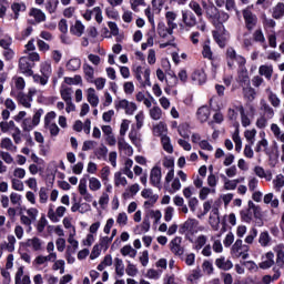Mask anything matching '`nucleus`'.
I'll return each instance as SVG.
<instances>
[{
	"instance_id": "f257e3e1",
	"label": "nucleus",
	"mask_w": 284,
	"mask_h": 284,
	"mask_svg": "<svg viewBox=\"0 0 284 284\" xmlns=\"http://www.w3.org/2000/svg\"><path fill=\"white\" fill-rule=\"evenodd\" d=\"M240 216L244 223H252V219H258V221H261L263 213L261 211V206L254 204L252 201H248L247 209L242 210L240 212Z\"/></svg>"
},
{
	"instance_id": "f03ea898",
	"label": "nucleus",
	"mask_w": 284,
	"mask_h": 284,
	"mask_svg": "<svg viewBox=\"0 0 284 284\" xmlns=\"http://www.w3.org/2000/svg\"><path fill=\"white\" fill-rule=\"evenodd\" d=\"M250 252V246L243 244V240H236L231 248V254L235 258H247L250 255L247 254Z\"/></svg>"
},
{
	"instance_id": "7ed1b4c3",
	"label": "nucleus",
	"mask_w": 284,
	"mask_h": 284,
	"mask_svg": "<svg viewBox=\"0 0 284 284\" xmlns=\"http://www.w3.org/2000/svg\"><path fill=\"white\" fill-rule=\"evenodd\" d=\"M242 14L246 30L252 32V30L256 28V23H258V17H256L250 9H244Z\"/></svg>"
},
{
	"instance_id": "20e7f679",
	"label": "nucleus",
	"mask_w": 284,
	"mask_h": 284,
	"mask_svg": "<svg viewBox=\"0 0 284 284\" xmlns=\"http://www.w3.org/2000/svg\"><path fill=\"white\" fill-rule=\"evenodd\" d=\"M226 59H230V61L227 62L229 68H232V65H234L233 61H236L239 65H241V70L246 63V60L243 58V55H239L236 53V50H234V48L232 47L226 49Z\"/></svg>"
},
{
	"instance_id": "39448f33",
	"label": "nucleus",
	"mask_w": 284,
	"mask_h": 284,
	"mask_svg": "<svg viewBox=\"0 0 284 284\" xmlns=\"http://www.w3.org/2000/svg\"><path fill=\"white\" fill-rule=\"evenodd\" d=\"M34 94H37V91H33V90H29L28 94L20 91L16 95V99L20 105H22L23 108L30 109L32 108V97Z\"/></svg>"
},
{
	"instance_id": "423d86ee",
	"label": "nucleus",
	"mask_w": 284,
	"mask_h": 284,
	"mask_svg": "<svg viewBox=\"0 0 284 284\" xmlns=\"http://www.w3.org/2000/svg\"><path fill=\"white\" fill-rule=\"evenodd\" d=\"M196 227H199V220L196 219H189L186 220L182 226L181 232L182 234H196Z\"/></svg>"
},
{
	"instance_id": "0eeeda50",
	"label": "nucleus",
	"mask_w": 284,
	"mask_h": 284,
	"mask_svg": "<svg viewBox=\"0 0 284 284\" xmlns=\"http://www.w3.org/2000/svg\"><path fill=\"white\" fill-rule=\"evenodd\" d=\"M32 68H34V63H30L28 61V58L22 57L19 60V70L22 74L26 77H32L34 74V71H32Z\"/></svg>"
},
{
	"instance_id": "6e6552de",
	"label": "nucleus",
	"mask_w": 284,
	"mask_h": 284,
	"mask_svg": "<svg viewBox=\"0 0 284 284\" xmlns=\"http://www.w3.org/2000/svg\"><path fill=\"white\" fill-rule=\"evenodd\" d=\"M174 30H176L174 27H170L165 24L164 22H159L158 24V34L161 37V39H168V37H171V39H174Z\"/></svg>"
},
{
	"instance_id": "1a4fd4ad",
	"label": "nucleus",
	"mask_w": 284,
	"mask_h": 284,
	"mask_svg": "<svg viewBox=\"0 0 284 284\" xmlns=\"http://www.w3.org/2000/svg\"><path fill=\"white\" fill-rule=\"evenodd\" d=\"M161 179H162L161 168L154 166L150 173L151 185H153V187H158L159 190H161Z\"/></svg>"
},
{
	"instance_id": "9d476101",
	"label": "nucleus",
	"mask_w": 284,
	"mask_h": 284,
	"mask_svg": "<svg viewBox=\"0 0 284 284\" xmlns=\"http://www.w3.org/2000/svg\"><path fill=\"white\" fill-rule=\"evenodd\" d=\"M183 239L181 236L174 237L170 243V250L175 256H183L185 250L181 246Z\"/></svg>"
},
{
	"instance_id": "9b49d317",
	"label": "nucleus",
	"mask_w": 284,
	"mask_h": 284,
	"mask_svg": "<svg viewBox=\"0 0 284 284\" xmlns=\"http://www.w3.org/2000/svg\"><path fill=\"white\" fill-rule=\"evenodd\" d=\"M143 79L141 78V67L136 68V79L138 81H140L141 85L143 88H150V85H152V82H150V69H145L144 73H143Z\"/></svg>"
},
{
	"instance_id": "f8f14e48",
	"label": "nucleus",
	"mask_w": 284,
	"mask_h": 284,
	"mask_svg": "<svg viewBox=\"0 0 284 284\" xmlns=\"http://www.w3.org/2000/svg\"><path fill=\"white\" fill-rule=\"evenodd\" d=\"M215 265L219 267V270H223L224 272H227L234 267V264L232 261L225 258V256H221L215 260Z\"/></svg>"
},
{
	"instance_id": "ddd939ff",
	"label": "nucleus",
	"mask_w": 284,
	"mask_h": 284,
	"mask_svg": "<svg viewBox=\"0 0 284 284\" xmlns=\"http://www.w3.org/2000/svg\"><path fill=\"white\" fill-rule=\"evenodd\" d=\"M26 247H30L33 252H39L43 247V242L39 237H32L27 240Z\"/></svg>"
},
{
	"instance_id": "4468645a",
	"label": "nucleus",
	"mask_w": 284,
	"mask_h": 284,
	"mask_svg": "<svg viewBox=\"0 0 284 284\" xmlns=\"http://www.w3.org/2000/svg\"><path fill=\"white\" fill-rule=\"evenodd\" d=\"M182 21L186 28H194L196 26V16L192 12H182Z\"/></svg>"
},
{
	"instance_id": "2eb2a0df",
	"label": "nucleus",
	"mask_w": 284,
	"mask_h": 284,
	"mask_svg": "<svg viewBox=\"0 0 284 284\" xmlns=\"http://www.w3.org/2000/svg\"><path fill=\"white\" fill-rule=\"evenodd\" d=\"M192 80L199 85H203V83L207 81V75L205 74V70L203 69L195 70L192 74Z\"/></svg>"
},
{
	"instance_id": "dca6fc26",
	"label": "nucleus",
	"mask_w": 284,
	"mask_h": 284,
	"mask_svg": "<svg viewBox=\"0 0 284 284\" xmlns=\"http://www.w3.org/2000/svg\"><path fill=\"white\" fill-rule=\"evenodd\" d=\"M222 179L224 181V190H236L239 183H242V181H245V179H236V180H230L227 176L222 175Z\"/></svg>"
},
{
	"instance_id": "f3484780",
	"label": "nucleus",
	"mask_w": 284,
	"mask_h": 284,
	"mask_svg": "<svg viewBox=\"0 0 284 284\" xmlns=\"http://www.w3.org/2000/svg\"><path fill=\"white\" fill-rule=\"evenodd\" d=\"M237 81L242 88L251 85L250 75L247 74V70L242 68L237 75Z\"/></svg>"
},
{
	"instance_id": "a211bd4d",
	"label": "nucleus",
	"mask_w": 284,
	"mask_h": 284,
	"mask_svg": "<svg viewBox=\"0 0 284 284\" xmlns=\"http://www.w3.org/2000/svg\"><path fill=\"white\" fill-rule=\"evenodd\" d=\"M71 34H74V37H82L83 32H85V26L81 23V21L77 20L73 26L70 28Z\"/></svg>"
},
{
	"instance_id": "6ab92c4d",
	"label": "nucleus",
	"mask_w": 284,
	"mask_h": 284,
	"mask_svg": "<svg viewBox=\"0 0 284 284\" xmlns=\"http://www.w3.org/2000/svg\"><path fill=\"white\" fill-rule=\"evenodd\" d=\"M260 104V110L263 112V116H266V119H273L274 109H272L265 100H261Z\"/></svg>"
},
{
	"instance_id": "aec40b11",
	"label": "nucleus",
	"mask_w": 284,
	"mask_h": 284,
	"mask_svg": "<svg viewBox=\"0 0 284 284\" xmlns=\"http://www.w3.org/2000/svg\"><path fill=\"white\" fill-rule=\"evenodd\" d=\"M258 74L261 77H265L268 81L272 79V74H274V67L263 64L258 68Z\"/></svg>"
},
{
	"instance_id": "412c9836",
	"label": "nucleus",
	"mask_w": 284,
	"mask_h": 284,
	"mask_svg": "<svg viewBox=\"0 0 284 284\" xmlns=\"http://www.w3.org/2000/svg\"><path fill=\"white\" fill-rule=\"evenodd\" d=\"M83 72H84V77H85V80L88 81V83H94V68H92V65H90L88 63H84Z\"/></svg>"
},
{
	"instance_id": "4be33fe9",
	"label": "nucleus",
	"mask_w": 284,
	"mask_h": 284,
	"mask_svg": "<svg viewBox=\"0 0 284 284\" xmlns=\"http://www.w3.org/2000/svg\"><path fill=\"white\" fill-rule=\"evenodd\" d=\"M274 251L276 252V263L280 267H283L284 265V244H278L274 247Z\"/></svg>"
},
{
	"instance_id": "5701e85b",
	"label": "nucleus",
	"mask_w": 284,
	"mask_h": 284,
	"mask_svg": "<svg viewBox=\"0 0 284 284\" xmlns=\"http://www.w3.org/2000/svg\"><path fill=\"white\" fill-rule=\"evenodd\" d=\"M0 148L2 150H8V152H17V145L12 143V140L10 138H4L0 142Z\"/></svg>"
},
{
	"instance_id": "b1692460",
	"label": "nucleus",
	"mask_w": 284,
	"mask_h": 284,
	"mask_svg": "<svg viewBox=\"0 0 284 284\" xmlns=\"http://www.w3.org/2000/svg\"><path fill=\"white\" fill-rule=\"evenodd\" d=\"M88 101L92 108H97V105H99V95L97 94L94 88L88 89Z\"/></svg>"
},
{
	"instance_id": "393cba45",
	"label": "nucleus",
	"mask_w": 284,
	"mask_h": 284,
	"mask_svg": "<svg viewBox=\"0 0 284 284\" xmlns=\"http://www.w3.org/2000/svg\"><path fill=\"white\" fill-rule=\"evenodd\" d=\"M118 148L119 150H124L128 156H132V154L134 153V150L130 146V144H128V142H125L124 138H120L118 140Z\"/></svg>"
},
{
	"instance_id": "a878e982",
	"label": "nucleus",
	"mask_w": 284,
	"mask_h": 284,
	"mask_svg": "<svg viewBox=\"0 0 284 284\" xmlns=\"http://www.w3.org/2000/svg\"><path fill=\"white\" fill-rule=\"evenodd\" d=\"M197 119L201 123H205L207 119H210V108L207 106H201L197 112Z\"/></svg>"
},
{
	"instance_id": "bb28decb",
	"label": "nucleus",
	"mask_w": 284,
	"mask_h": 284,
	"mask_svg": "<svg viewBox=\"0 0 284 284\" xmlns=\"http://www.w3.org/2000/svg\"><path fill=\"white\" fill-rule=\"evenodd\" d=\"M266 94H267V99L271 103V105H273V108H278L281 105V99H278V95H276V93L272 92V89H266Z\"/></svg>"
},
{
	"instance_id": "cd10ccee",
	"label": "nucleus",
	"mask_w": 284,
	"mask_h": 284,
	"mask_svg": "<svg viewBox=\"0 0 284 284\" xmlns=\"http://www.w3.org/2000/svg\"><path fill=\"white\" fill-rule=\"evenodd\" d=\"M254 173L260 179H265L266 181H272V172H270V171L265 172V169H263L262 166H255Z\"/></svg>"
},
{
	"instance_id": "c85d7f7f",
	"label": "nucleus",
	"mask_w": 284,
	"mask_h": 284,
	"mask_svg": "<svg viewBox=\"0 0 284 284\" xmlns=\"http://www.w3.org/2000/svg\"><path fill=\"white\" fill-rule=\"evenodd\" d=\"M165 19H166V24L169 26V28H179V26L176 24V12L174 11H166L165 13Z\"/></svg>"
},
{
	"instance_id": "c756f323",
	"label": "nucleus",
	"mask_w": 284,
	"mask_h": 284,
	"mask_svg": "<svg viewBox=\"0 0 284 284\" xmlns=\"http://www.w3.org/2000/svg\"><path fill=\"white\" fill-rule=\"evenodd\" d=\"M8 243L1 244V250H7L8 252H14V243H17V237L14 235L7 236Z\"/></svg>"
},
{
	"instance_id": "7c9ffc66",
	"label": "nucleus",
	"mask_w": 284,
	"mask_h": 284,
	"mask_svg": "<svg viewBox=\"0 0 284 284\" xmlns=\"http://www.w3.org/2000/svg\"><path fill=\"white\" fill-rule=\"evenodd\" d=\"M242 88L244 99H247L248 101H254L256 99V91L254 90V88H252L251 85Z\"/></svg>"
},
{
	"instance_id": "2f4dec72",
	"label": "nucleus",
	"mask_w": 284,
	"mask_h": 284,
	"mask_svg": "<svg viewBox=\"0 0 284 284\" xmlns=\"http://www.w3.org/2000/svg\"><path fill=\"white\" fill-rule=\"evenodd\" d=\"M272 17H273V19H282V17H284V3L283 2H278L273 8Z\"/></svg>"
},
{
	"instance_id": "473e14b6",
	"label": "nucleus",
	"mask_w": 284,
	"mask_h": 284,
	"mask_svg": "<svg viewBox=\"0 0 284 284\" xmlns=\"http://www.w3.org/2000/svg\"><path fill=\"white\" fill-rule=\"evenodd\" d=\"M81 68V60L74 58L68 61L67 63V70L70 72H77Z\"/></svg>"
},
{
	"instance_id": "72a5a7b5",
	"label": "nucleus",
	"mask_w": 284,
	"mask_h": 284,
	"mask_svg": "<svg viewBox=\"0 0 284 284\" xmlns=\"http://www.w3.org/2000/svg\"><path fill=\"white\" fill-rule=\"evenodd\" d=\"M129 139L134 145H139L141 143V133H139V130L132 128L129 133Z\"/></svg>"
},
{
	"instance_id": "f704fd0d",
	"label": "nucleus",
	"mask_w": 284,
	"mask_h": 284,
	"mask_svg": "<svg viewBox=\"0 0 284 284\" xmlns=\"http://www.w3.org/2000/svg\"><path fill=\"white\" fill-rule=\"evenodd\" d=\"M30 16L33 17L38 23L45 21V13H43L41 9H31Z\"/></svg>"
},
{
	"instance_id": "c9c22d12",
	"label": "nucleus",
	"mask_w": 284,
	"mask_h": 284,
	"mask_svg": "<svg viewBox=\"0 0 284 284\" xmlns=\"http://www.w3.org/2000/svg\"><path fill=\"white\" fill-rule=\"evenodd\" d=\"M122 256H130L131 258H136V250L132 245H125L121 248Z\"/></svg>"
},
{
	"instance_id": "e433bc0d",
	"label": "nucleus",
	"mask_w": 284,
	"mask_h": 284,
	"mask_svg": "<svg viewBox=\"0 0 284 284\" xmlns=\"http://www.w3.org/2000/svg\"><path fill=\"white\" fill-rule=\"evenodd\" d=\"M161 141L163 150L169 154H172L174 152V148L172 146V143H170V138L168 135H162Z\"/></svg>"
},
{
	"instance_id": "4c0bfd02",
	"label": "nucleus",
	"mask_w": 284,
	"mask_h": 284,
	"mask_svg": "<svg viewBox=\"0 0 284 284\" xmlns=\"http://www.w3.org/2000/svg\"><path fill=\"white\" fill-rule=\"evenodd\" d=\"M232 139L235 143V151L241 152L243 148V141L241 140V135L239 134V129L235 130V132L232 135Z\"/></svg>"
},
{
	"instance_id": "58836bf2",
	"label": "nucleus",
	"mask_w": 284,
	"mask_h": 284,
	"mask_svg": "<svg viewBox=\"0 0 284 284\" xmlns=\"http://www.w3.org/2000/svg\"><path fill=\"white\" fill-rule=\"evenodd\" d=\"M114 262H115V274H118V276H123V274H125V265H123V260L116 257Z\"/></svg>"
},
{
	"instance_id": "ea45409f",
	"label": "nucleus",
	"mask_w": 284,
	"mask_h": 284,
	"mask_svg": "<svg viewBox=\"0 0 284 284\" xmlns=\"http://www.w3.org/2000/svg\"><path fill=\"white\" fill-rule=\"evenodd\" d=\"M11 10L14 13V19H19V12H26V4L19 3V2H14L11 6Z\"/></svg>"
},
{
	"instance_id": "a19ab883",
	"label": "nucleus",
	"mask_w": 284,
	"mask_h": 284,
	"mask_svg": "<svg viewBox=\"0 0 284 284\" xmlns=\"http://www.w3.org/2000/svg\"><path fill=\"white\" fill-rule=\"evenodd\" d=\"M270 241H272V237H270V233L267 231L260 234L258 243L262 247H267V245H270Z\"/></svg>"
},
{
	"instance_id": "79ce46f5",
	"label": "nucleus",
	"mask_w": 284,
	"mask_h": 284,
	"mask_svg": "<svg viewBox=\"0 0 284 284\" xmlns=\"http://www.w3.org/2000/svg\"><path fill=\"white\" fill-rule=\"evenodd\" d=\"M12 45V37L6 34L2 38H0V48L2 50H8Z\"/></svg>"
},
{
	"instance_id": "37998d69",
	"label": "nucleus",
	"mask_w": 284,
	"mask_h": 284,
	"mask_svg": "<svg viewBox=\"0 0 284 284\" xmlns=\"http://www.w3.org/2000/svg\"><path fill=\"white\" fill-rule=\"evenodd\" d=\"M114 183H115L116 187H119V185H123V187H125V185H128V179H125V176H123V173L116 172L114 174Z\"/></svg>"
},
{
	"instance_id": "c03bdc74",
	"label": "nucleus",
	"mask_w": 284,
	"mask_h": 284,
	"mask_svg": "<svg viewBox=\"0 0 284 284\" xmlns=\"http://www.w3.org/2000/svg\"><path fill=\"white\" fill-rule=\"evenodd\" d=\"M34 128H37V125L34 124V122L32 121V119L27 118L22 121V130L24 132H32V130H34Z\"/></svg>"
},
{
	"instance_id": "a18cd8bd",
	"label": "nucleus",
	"mask_w": 284,
	"mask_h": 284,
	"mask_svg": "<svg viewBox=\"0 0 284 284\" xmlns=\"http://www.w3.org/2000/svg\"><path fill=\"white\" fill-rule=\"evenodd\" d=\"M210 194H216V189H210L207 186H203L201 190H200V199L201 201H205V199H207V195Z\"/></svg>"
},
{
	"instance_id": "49530a36",
	"label": "nucleus",
	"mask_w": 284,
	"mask_h": 284,
	"mask_svg": "<svg viewBox=\"0 0 284 284\" xmlns=\"http://www.w3.org/2000/svg\"><path fill=\"white\" fill-rule=\"evenodd\" d=\"M150 116L153 119V121H159L161 120V116H163V111L159 106H153L150 110Z\"/></svg>"
},
{
	"instance_id": "de8ad7c7",
	"label": "nucleus",
	"mask_w": 284,
	"mask_h": 284,
	"mask_svg": "<svg viewBox=\"0 0 284 284\" xmlns=\"http://www.w3.org/2000/svg\"><path fill=\"white\" fill-rule=\"evenodd\" d=\"M41 74L42 77H45L47 79H50L52 74V64L44 62L41 64Z\"/></svg>"
},
{
	"instance_id": "09e8293b",
	"label": "nucleus",
	"mask_w": 284,
	"mask_h": 284,
	"mask_svg": "<svg viewBox=\"0 0 284 284\" xmlns=\"http://www.w3.org/2000/svg\"><path fill=\"white\" fill-rule=\"evenodd\" d=\"M202 57L204 59H209V61H212L214 59V53L212 52V48H210V44L205 43L203 45Z\"/></svg>"
},
{
	"instance_id": "8fccbe9b",
	"label": "nucleus",
	"mask_w": 284,
	"mask_h": 284,
	"mask_svg": "<svg viewBox=\"0 0 284 284\" xmlns=\"http://www.w3.org/2000/svg\"><path fill=\"white\" fill-rule=\"evenodd\" d=\"M207 17L210 19H216L219 17V9L214 6V3L209 4V7L205 9Z\"/></svg>"
},
{
	"instance_id": "3c124183",
	"label": "nucleus",
	"mask_w": 284,
	"mask_h": 284,
	"mask_svg": "<svg viewBox=\"0 0 284 284\" xmlns=\"http://www.w3.org/2000/svg\"><path fill=\"white\" fill-rule=\"evenodd\" d=\"M141 196H143V199H150L151 203H156L158 196L154 195V193L152 192V189H144L141 192Z\"/></svg>"
},
{
	"instance_id": "603ef678",
	"label": "nucleus",
	"mask_w": 284,
	"mask_h": 284,
	"mask_svg": "<svg viewBox=\"0 0 284 284\" xmlns=\"http://www.w3.org/2000/svg\"><path fill=\"white\" fill-rule=\"evenodd\" d=\"M189 8L195 12L196 17H203V9L201 8V4L196 1H191L189 4Z\"/></svg>"
},
{
	"instance_id": "864d4df0",
	"label": "nucleus",
	"mask_w": 284,
	"mask_h": 284,
	"mask_svg": "<svg viewBox=\"0 0 284 284\" xmlns=\"http://www.w3.org/2000/svg\"><path fill=\"white\" fill-rule=\"evenodd\" d=\"M274 187L276 192H281V189L284 186V175L278 174L275 180H273Z\"/></svg>"
},
{
	"instance_id": "5fc2aeb1",
	"label": "nucleus",
	"mask_w": 284,
	"mask_h": 284,
	"mask_svg": "<svg viewBox=\"0 0 284 284\" xmlns=\"http://www.w3.org/2000/svg\"><path fill=\"white\" fill-rule=\"evenodd\" d=\"M100 187H101V181H99V179H97V178H91V179L89 180V189H90L92 192L99 191Z\"/></svg>"
},
{
	"instance_id": "6e6d98bb",
	"label": "nucleus",
	"mask_w": 284,
	"mask_h": 284,
	"mask_svg": "<svg viewBox=\"0 0 284 284\" xmlns=\"http://www.w3.org/2000/svg\"><path fill=\"white\" fill-rule=\"evenodd\" d=\"M59 6V0H48L45 8L50 14H53V12H57V7Z\"/></svg>"
},
{
	"instance_id": "4d7b16f0",
	"label": "nucleus",
	"mask_w": 284,
	"mask_h": 284,
	"mask_svg": "<svg viewBox=\"0 0 284 284\" xmlns=\"http://www.w3.org/2000/svg\"><path fill=\"white\" fill-rule=\"evenodd\" d=\"M253 40L257 43H265V34H263V30L257 29L253 33Z\"/></svg>"
},
{
	"instance_id": "13d9d810",
	"label": "nucleus",
	"mask_w": 284,
	"mask_h": 284,
	"mask_svg": "<svg viewBox=\"0 0 284 284\" xmlns=\"http://www.w3.org/2000/svg\"><path fill=\"white\" fill-rule=\"evenodd\" d=\"M116 223L120 227H125V225H128V214L125 212L119 213Z\"/></svg>"
},
{
	"instance_id": "bf43d9fd",
	"label": "nucleus",
	"mask_w": 284,
	"mask_h": 284,
	"mask_svg": "<svg viewBox=\"0 0 284 284\" xmlns=\"http://www.w3.org/2000/svg\"><path fill=\"white\" fill-rule=\"evenodd\" d=\"M12 190H16L17 192H23L24 186L21 180L14 178L11 180Z\"/></svg>"
},
{
	"instance_id": "052dcab7",
	"label": "nucleus",
	"mask_w": 284,
	"mask_h": 284,
	"mask_svg": "<svg viewBox=\"0 0 284 284\" xmlns=\"http://www.w3.org/2000/svg\"><path fill=\"white\" fill-rule=\"evenodd\" d=\"M267 145H270V143L267 142V139H262L261 141L257 142L255 152H265L267 150Z\"/></svg>"
},
{
	"instance_id": "680f3d73",
	"label": "nucleus",
	"mask_w": 284,
	"mask_h": 284,
	"mask_svg": "<svg viewBox=\"0 0 284 284\" xmlns=\"http://www.w3.org/2000/svg\"><path fill=\"white\" fill-rule=\"evenodd\" d=\"M83 81V79L81 78V75H75L74 78H64V83H67L68 85H79V83H81Z\"/></svg>"
},
{
	"instance_id": "e2e57ef3",
	"label": "nucleus",
	"mask_w": 284,
	"mask_h": 284,
	"mask_svg": "<svg viewBox=\"0 0 284 284\" xmlns=\"http://www.w3.org/2000/svg\"><path fill=\"white\" fill-rule=\"evenodd\" d=\"M244 136L246 141H250L251 145H254V139L256 138V129L245 131Z\"/></svg>"
},
{
	"instance_id": "0e129e2a",
	"label": "nucleus",
	"mask_w": 284,
	"mask_h": 284,
	"mask_svg": "<svg viewBox=\"0 0 284 284\" xmlns=\"http://www.w3.org/2000/svg\"><path fill=\"white\" fill-rule=\"evenodd\" d=\"M181 190V180L175 178L171 184V189H169L170 194H174V192H179Z\"/></svg>"
},
{
	"instance_id": "69168bd1",
	"label": "nucleus",
	"mask_w": 284,
	"mask_h": 284,
	"mask_svg": "<svg viewBox=\"0 0 284 284\" xmlns=\"http://www.w3.org/2000/svg\"><path fill=\"white\" fill-rule=\"evenodd\" d=\"M207 243V237L205 235H199L195 241V248L201 250Z\"/></svg>"
},
{
	"instance_id": "338daca9",
	"label": "nucleus",
	"mask_w": 284,
	"mask_h": 284,
	"mask_svg": "<svg viewBox=\"0 0 284 284\" xmlns=\"http://www.w3.org/2000/svg\"><path fill=\"white\" fill-rule=\"evenodd\" d=\"M95 156H97V159H99V160L105 159V156H108V146H105V145L100 146V148L95 151Z\"/></svg>"
},
{
	"instance_id": "774afa93",
	"label": "nucleus",
	"mask_w": 284,
	"mask_h": 284,
	"mask_svg": "<svg viewBox=\"0 0 284 284\" xmlns=\"http://www.w3.org/2000/svg\"><path fill=\"white\" fill-rule=\"evenodd\" d=\"M40 203H48V190L42 186L39 191Z\"/></svg>"
}]
</instances>
